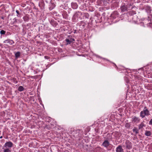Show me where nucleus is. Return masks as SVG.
Returning <instances> with one entry per match:
<instances>
[{
  "label": "nucleus",
  "mask_w": 152,
  "mask_h": 152,
  "mask_svg": "<svg viewBox=\"0 0 152 152\" xmlns=\"http://www.w3.org/2000/svg\"><path fill=\"white\" fill-rule=\"evenodd\" d=\"M143 9L144 10L145 12L148 14H150L151 15V7L148 5H145L143 7Z\"/></svg>",
  "instance_id": "20e7f679"
},
{
  "label": "nucleus",
  "mask_w": 152,
  "mask_h": 152,
  "mask_svg": "<svg viewBox=\"0 0 152 152\" xmlns=\"http://www.w3.org/2000/svg\"><path fill=\"white\" fill-rule=\"evenodd\" d=\"M110 134H107V137H109L110 136Z\"/></svg>",
  "instance_id": "ea45409f"
},
{
  "label": "nucleus",
  "mask_w": 152,
  "mask_h": 152,
  "mask_svg": "<svg viewBox=\"0 0 152 152\" xmlns=\"http://www.w3.org/2000/svg\"><path fill=\"white\" fill-rule=\"evenodd\" d=\"M2 137H2V136H1V137H0V139H1V138H2Z\"/></svg>",
  "instance_id": "37998d69"
},
{
  "label": "nucleus",
  "mask_w": 152,
  "mask_h": 152,
  "mask_svg": "<svg viewBox=\"0 0 152 152\" xmlns=\"http://www.w3.org/2000/svg\"><path fill=\"white\" fill-rule=\"evenodd\" d=\"M4 42L5 43H9L10 45H12L14 43L13 40L10 39L5 40Z\"/></svg>",
  "instance_id": "9b49d317"
},
{
  "label": "nucleus",
  "mask_w": 152,
  "mask_h": 152,
  "mask_svg": "<svg viewBox=\"0 0 152 152\" xmlns=\"http://www.w3.org/2000/svg\"><path fill=\"white\" fill-rule=\"evenodd\" d=\"M4 152H11L10 149L8 148H5L3 147Z\"/></svg>",
  "instance_id": "aec40b11"
},
{
  "label": "nucleus",
  "mask_w": 152,
  "mask_h": 152,
  "mask_svg": "<svg viewBox=\"0 0 152 152\" xmlns=\"http://www.w3.org/2000/svg\"><path fill=\"white\" fill-rule=\"evenodd\" d=\"M103 3L105 5H107V4H108V3H107V0H104L103 1Z\"/></svg>",
  "instance_id": "c756f323"
},
{
  "label": "nucleus",
  "mask_w": 152,
  "mask_h": 152,
  "mask_svg": "<svg viewBox=\"0 0 152 152\" xmlns=\"http://www.w3.org/2000/svg\"><path fill=\"white\" fill-rule=\"evenodd\" d=\"M13 145V143L11 142H8L5 143L4 147L8 148H11L12 146Z\"/></svg>",
  "instance_id": "0eeeda50"
},
{
  "label": "nucleus",
  "mask_w": 152,
  "mask_h": 152,
  "mask_svg": "<svg viewBox=\"0 0 152 152\" xmlns=\"http://www.w3.org/2000/svg\"><path fill=\"white\" fill-rule=\"evenodd\" d=\"M24 88L21 86H20L18 88V90L20 91H22L24 90Z\"/></svg>",
  "instance_id": "a878e982"
},
{
  "label": "nucleus",
  "mask_w": 152,
  "mask_h": 152,
  "mask_svg": "<svg viewBox=\"0 0 152 152\" xmlns=\"http://www.w3.org/2000/svg\"><path fill=\"white\" fill-rule=\"evenodd\" d=\"M114 0H107V3L108 4H110L112 3Z\"/></svg>",
  "instance_id": "2f4dec72"
},
{
  "label": "nucleus",
  "mask_w": 152,
  "mask_h": 152,
  "mask_svg": "<svg viewBox=\"0 0 152 152\" xmlns=\"http://www.w3.org/2000/svg\"><path fill=\"white\" fill-rule=\"evenodd\" d=\"M17 82H17V81H16V82L15 83H17Z\"/></svg>",
  "instance_id": "49530a36"
},
{
  "label": "nucleus",
  "mask_w": 152,
  "mask_h": 152,
  "mask_svg": "<svg viewBox=\"0 0 152 152\" xmlns=\"http://www.w3.org/2000/svg\"><path fill=\"white\" fill-rule=\"evenodd\" d=\"M45 58H46V59H48V56H45Z\"/></svg>",
  "instance_id": "a19ab883"
},
{
  "label": "nucleus",
  "mask_w": 152,
  "mask_h": 152,
  "mask_svg": "<svg viewBox=\"0 0 152 152\" xmlns=\"http://www.w3.org/2000/svg\"><path fill=\"white\" fill-rule=\"evenodd\" d=\"M22 26L23 27V29L22 30V34L23 35H25L27 32V28L26 27L25 25H22Z\"/></svg>",
  "instance_id": "2eb2a0df"
},
{
  "label": "nucleus",
  "mask_w": 152,
  "mask_h": 152,
  "mask_svg": "<svg viewBox=\"0 0 152 152\" xmlns=\"http://www.w3.org/2000/svg\"><path fill=\"white\" fill-rule=\"evenodd\" d=\"M56 122L53 118L48 117V129L54 128L56 125Z\"/></svg>",
  "instance_id": "f03ea898"
},
{
  "label": "nucleus",
  "mask_w": 152,
  "mask_h": 152,
  "mask_svg": "<svg viewBox=\"0 0 152 152\" xmlns=\"http://www.w3.org/2000/svg\"><path fill=\"white\" fill-rule=\"evenodd\" d=\"M55 7V5L54 3H51L50 5V7L49 9L50 10H53Z\"/></svg>",
  "instance_id": "6ab92c4d"
},
{
  "label": "nucleus",
  "mask_w": 152,
  "mask_h": 152,
  "mask_svg": "<svg viewBox=\"0 0 152 152\" xmlns=\"http://www.w3.org/2000/svg\"><path fill=\"white\" fill-rule=\"evenodd\" d=\"M16 12L17 15V16L18 17H21V13L20 12V11L18 10H16Z\"/></svg>",
  "instance_id": "5701e85b"
},
{
  "label": "nucleus",
  "mask_w": 152,
  "mask_h": 152,
  "mask_svg": "<svg viewBox=\"0 0 152 152\" xmlns=\"http://www.w3.org/2000/svg\"><path fill=\"white\" fill-rule=\"evenodd\" d=\"M151 134V133L150 131L146 130L145 132V135L147 136H150Z\"/></svg>",
  "instance_id": "a211bd4d"
},
{
  "label": "nucleus",
  "mask_w": 152,
  "mask_h": 152,
  "mask_svg": "<svg viewBox=\"0 0 152 152\" xmlns=\"http://www.w3.org/2000/svg\"><path fill=\"white\" fill-rule=\"evenodd\" d=\"M148 19H145L143 20L142 23L144 26H147L152 28V23H151V19L152 18V15H150L148 17Z\"/></svg>",
  "instance_id": "f257e3e1"
},
{
  "label": "nucleus",
  "mask_w": 152,
  "mask_h": 152,
  "mask_svg": "<svg viewBox=\"0 0 152 152\" xmlns=\"http://www.w3.org/2000/svg\"><path fill=\"white\" fill-rule=\"evenodd\" d=\"M14 20L13 24L16 23L17 22V19L16 18H15L13 19Z\"/></svg>",
  "instance_id": "7c9ffc66"
},
{
  "label": "nucleus",
  "mask_w": 152,
  "mask_h": 152,
  "mask_svg": "<svg viewBox=\"0 0 152 152\" xmlns=\"http://www.w3.org/2000/svg\"><path fill=\"white\" fill-rule=\"evenodd\" d=\"M111 17L114 18H115L118 16V13L117 11L114 12L111 15Z\"/></svg>",
  "instance_id": "f8f14e48"
},
{
  "label": "nucleus",
  "mask_w": 152,
  "mask_h": 152,
  "mask_svg": "<svg viewBox=\"0 0 152 152\" xmlns=\"http://www.w3.org/2000/svg\"><path fill=\"white\" fill-rule=\"evenodd\" d=\"M133 131L134 132H135L136 134L139 133V130L136 127H134L133 129Z\"/></svg>",
  "instance_id": "4be33fe9"
},
{
  "label": "nucleus",
  "mask_w": 152,
  "mask_h": 152,
  "mask_svg": "<svg viewBox=\"0 0 152 152\" xmlns=\"http://www.w3.org/2000/svg\"><path fill=\"white\" fill-rule=\"evenodd\" d=\"M23 19L25 22H28L29 20V17L27 15L24 16L23 17Z\"/></svg>",
  "instance_id": "412c9836"
},
{
  "label": "nucleus",
  "mask_w": 152,
  "mask_h": 152,
  "mask_svg": "<svg viewBox=\"0 0 152 152\" xmlns=\"http://www.w3.org/2000/svg\"><path fill=\"white\" fill-rule=\"evenodd\" d=\"M72 8L74 9H76L78 7V5L76 3H71Z\"/></svg>",
  "instance_id": "dca6fc26"
},
{
  "label": "nucleus",
  "mask_w": 152,
  "mask_h": 152,
  "mask_svg": "<svg viewBox=\"0 0 152 152\" xmlns=\"http://www.w3.org/2000/svg\"><path fill=\"white\" fill-rule=\"evenodd\" d=\"M132 121L134 122H138L140 121V119L138 117H137L136 116H134L132 118Z\"/></svg>",
  "instance_id": "ddd939ff"
},
{
  "label": "nucleus",
  "mask_w": 152,
  "mask_h": 152,
  "mask_svg": "<svg viewBox=\"0 0 152 152\" xmlns=\"http://www.w3.org/2000/svg\"><path fill=\"white\" fill-rule=\"evenodd\" d=\"M62 15L64 18L67 19L68 18V15L67 14L66 12L64 11L62 13Z\"/></svg>",
  "instance_id": "4468645a"
},
{
  "label": "nucleus",
  "mask_w": 152,
  "mask_h": 152,
  "mask_svg": "<svg viewBox=\"0 0 152 152\" xmlns=\"http://www.w3.org/2000/svg\"><path fill=\"white\" fill-rule=\"evenodd\" d=\"M76 30H75V32H74V33H75L76 32Z\"/></svg>",
  "instance_id": "79ce46f5"
},
{
  "label": "nucleus",
  "mask_w": 152,
  "mask_h": 152,
  "mask_svg": "<svg viewBox=\"0 0 152 152\" xmlns=\"http://www.w3.org/2000/svg\"><path fill=\"white\" fill-rule=\"evenodd\" d=\"M56 148V147L55 146H54V145H53V146H52L50 148V150H51V151H52V149L53 148Z\"/></svg>",
  "instance_id": "c9c22d12"
},
{
  "label": "nucleus",
  "mask_w": 152,
  "mask_h": 152,
  "mask_svg": "<svg viewBox=\"0 0 152 152\" xmlns=\"http://www.w3.org/2000/svg\"><path fill=\"white\" fill-rule=\"evenodd\" d=\"M127 5V3H123L121 7V9L122 11L125 12L127 11L128 9Z\"/></svg>",
  "instance_id": "423d86ee"
},
{
  "label": "nucleus",
  "mask_w": 152,
  "mask_h": 152,
  "mask_svg": "<svg viewBox=\"0 0 152 152\" xmlns=\"http://www.w3.org/2000/svg\"><path fill=\"white\" fill-rule=\"evenodd\" d=\"M149 125H152V119H151L149 122Z\"/></svg>",
  "instance_id": "4c0bfd02"
},
{
  "label": "nucleus",
  "mask_w": 152,
  "mask_h": 152,
  "mask_svg": "<svg viewBox=\"0 0 152 152\" xmlns=\"http://www.w3.org/2000/svg\"><path fill=\"white\" fill-rule=\"evenodd\" d=\"M127 6L128 10H131L133 8L134 6L133 4L132 3H127Z\"/></svg>",
  "instance_id": "1a4fd4ad"
},
{
  "label": "nucleus",
  "mask_w": 152,
  "mask_h": 152,
  "mask_svg": "<svg viewBox=\"0 0 152 152\" xmlns=\"http://www.w3.org/2000/svg\"><path fill=\"white\" fill-rule=\"evenodd\" d=\"M65 41L66 42V45H67L69 44H70L72 43L71 42V41H70V40L69 39H66L65 40Z\"/></svg>",
  "instance_id": "393cba45"
},
{
  "label": "nucleus",
  "mask_w": 152,
  "mask_h": 152,
  "mask_svg": "<svg viewBox=\"0 0 152 152\" xmlns=\"http://www.w3.org/2000/svg\"><path fill=\"white\" fill-rule=\"evenodd\" d=\"M78 13H80V14H81V12H76L75 15H74V16H77L78 14Z\"/></svg>",
  "instance_id": "473e14b6"
},
{
  "label": "nucleus",
  "mask_w": 152,
  "mask_h": 152,
  "mask_svg": "<svg viewBox=\"0 0 152 152\" xmlns=\"http://www.w3.org/2000/svg\"><path fill=\"white\" fill-rule=\"evenodd\" d=\"M110 144L108 140H106L103 142L102 144V145L104 147L107 148Z\"/></svg>",
  "instance_id": "6e6552de"
},
{
  "label": "nucleus",
  "mask_w": 152,
  "mask_h": 152,
  "mask_svg": "<svg viewBox=\"0 0 152 152\" xmlns=\"http://www.w3.org/2000/svg\"><path fill=\"white\" fill-rule=\"evenodd\" d=\"M6 32L4 30H1V31L0 32V34L1 35H4L6 33Z\"/></svg>",
  "instance_id": "c85d7f7f"
},
{
  "label": "nucleus",
  "mask_w": 152,
  "mask_h": 152,
  "mask_svg": "<svg viewBox=\"0 0 152 152\" xmlns=\"http://www.w3.org/2000/svg\"><path fill=\"white\" fill-rule=\"evenodd\" d=\"M53 0H51V1L52 2H53Z\"/></svg>",
  "instance_id": "a18cd8bd"
},
{
  "label": "nucleus",
  "mask_w": 152,
  "mask_h": 152,
  "mask_svg": "<svg viewBox=\"0 0 152 152\" xmlns=\"http://www.w3.org/2000/svg\"><path fill=\"white\" fill-rule=\"evenodd\" d=\"M15 56L16 58L20 57V52H18L15 54Z\"/></svg>",
  "instance_id": "bb28decb"
},
{
  "label": "nucleus",
  "mask_w": 152,
  "mask_h": 152,
  "mask_svg": "<svg viewBox=\"0 0 152 152\" xmlns=\"http://www.w3.org/2000/svg\"><path fill=\"white\" fill-rule=\"evenodd\" d=\"M50 24L54 26H55L57 25V23L54 20H50Z\"/></svg>",
  "instance_id": "f3484780"
},
{
  "label": "nucleus",
  "mask_w": 152,
  "mask_h": 152,
  "mask_svg": "<svg viewBox=\"0 0 152 152\" xmlns=\"http://www.w3.org/2000/svg\"><path fill=\"white\" fill-rule=\"evenodd\" d=\"M134 77H135V80H138L139 79H140V77H139L137 76H135Z\"/></svg>",
  "instance_id": "f704fd0d"
},
{
  "label": "nucleus",
  "mask_w": 152,
  "mask_h": 152,
  "mask_svg": "<svg viewBox=\"0 0 152 152\" xmlns=\"http://www.w3.org/2000/svg\"><path fill=\"white\" fill-rule=\"evenodd\" d=\"M125 144L126 147V148L128 149H130L132 148V144L129 140H126V141Z\"/></svg>",
  "instance_id": "39448f33"
},
{
  "label": "nucleus",
  "mask_w": 152,
  "mask_h": 152,
  "mask_svg": "<svg viewBox=\"0 0 152 152\" xmlns=\"http://www.w3.org/2000/svg\"><path fill=\"white\" fill-rule=\"evenodd\" d=\"M77 132H79V130H77Z\"/></svg>",
  "instance_id": "c03bdc74"
},
{
  "label": "nucleus",
  "mask_w": 152,
  "mask_h": 152,
  "mask_svg": "<svg viewBox=\"0 0 152 152\" xmlns=\"http://www.w3.org/2000/svg\"><path fill=\"white\" fill-rule=\"evenodd\" d=\"M145 126V125L142 122L140 124H139L138 126L139 129H141L143 128V126Z\"/></svg>",
  "instance_id": "b1692460"
},
{
  "label": "nucleus",
  "mask_w": 152,
  "mask_h": 152,
  "mask_svg": "<svg viewBox=\"0 0 152 152\" xmlns=\"http://www.w3.org/2000/svg\"><path fill=\"white\" fill-rule=\"evenodd\" d=\"M69 39L70 41H71V43L75 41L74 39L72 38H70Z\"/></svg>",
  "instance_id": "72a5a7b5"
},
{
  "label": "nucleus",
  "mask_w": 152,
  "mask_h": 152,
  "mask_svg": "<svg viewBox=\"0 0 152 152\" xmlns=\"http://www.w3.org/2000/svg\"><path fill=\"white\" fill-rule=\"evenodd\" d=\"M116 152H122L123 151V149L122 146L121 145H118L116 149Z\"/></svg>",
  "instance_id": "9d476101"
},
{
  "label": "nucleus",
  "mask_w": 152,
  "mask_h": 152,
  "mask_svg": "<svg viewBox=\"0 0 152 152\" xmlns=\"http://www.w3.org/2000/svg\"><path fill=\"white\" fill-rule=\"evenodd\" d=\"M130 124L129 123H126L125 125V127L127 128H129L130 127Z\"/></svg>",
  "instance_id": "cd10ccee"
},
{
  "label": "nucleus",
  "mask_w": 152,
  "mask_h": 152,
  "mask_svg": "<svg viewBox=\"0 0 152 152\" xmlns=\"http://www.w3.org/2000/svg\"><path fill=\"white\" fill-rule=\"evenodd\" d=\"M113 64L115 66V68H116V69H117V70H118V67L117 66H116V64H115L114 63H113Z\"/></svg>",
  "instance_id": "e433bc0d"
},
{
  "label": "nucleus",
  "mask_w": 152,
  "mask_h": 152,
  "mask_svg": "<svg viewBox=\"0 0 152 152\" xmlns=\"http://www.w3.org/2000/svg\"><path fill=\"white\" fill-rule=\"evenodd\" d=\"M150 115V112L146 107H144L143 110L141 111L140 113V116L142 118H144L145 116H148Z\"/></svg>",
  "instance_id": "7ed1b4c3"
},
{
  "label": "nucleus",
  "mask_w": 152,
  "mask_h": 152,
  "mask_svg": "<svg viewBox=\"0 0 152 152\" xmlns=\"http://www.w3.org/2000/svg\"><path fill=\"white\" fill-rule=\"evenodd\" d=\"M22 20H17V22L20 23H21L22 22Z\"/></svg>",
  "instance_id": "58836bf2"
}]
</instances>
